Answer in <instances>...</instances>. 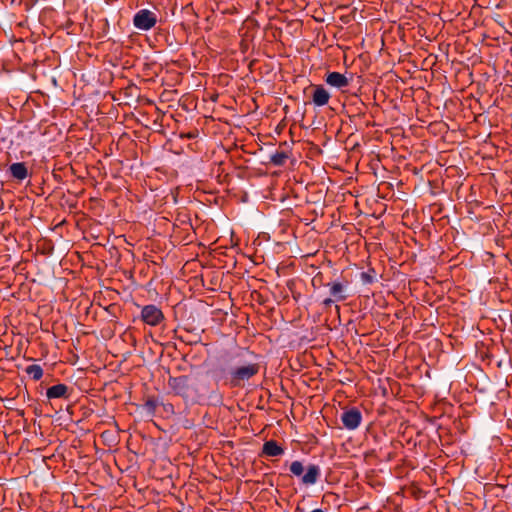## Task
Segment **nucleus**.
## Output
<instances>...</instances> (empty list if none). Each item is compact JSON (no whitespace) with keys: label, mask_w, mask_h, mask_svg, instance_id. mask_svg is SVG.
<instances>
[{"label":"nucleus","mask_w":512,"mask_h":512,"mask_svg":"<svg viewBox=\"0 0 512 512\" xmlns=\"http://www.w3.org/2000/svg\"><path fill=\"white\" fill-rule=\"evenodd\" d=\"M168 387L174 395L191 403L199 402L208 392V386L203 380L188 375L170 376Z\"/></svg>","instance_id":"1"},{"label":"nucleus","mask_w":512,"mask_h":512,"mask_svg":"<svg viewBox=\"0 0 512 512\" xmlns=\"http://www.w3.org/2000/svg\"><path fill=\"white\" fill-rule=\"evenodd\" d=\"M289 470L293 476L300 477L301 484L305 486L315 485L321 477V469L316 464H309L304 467L301 461H293Z\"/></svg>","instance_id":"2"},{"label":"nucleus","mask_w":512,"mask_h":512,"mask_svg":"<svg viewBox=\"0 0 512 512\" xmlns=\"http://www.w3.org/2000/svg\"><path fill=\"white\" fill-rule=\"evenodd\" d=\"M326 287L329 289V297H326L322 301L324 308H329L333 303L345 301L348 298L347 288L348 281L345 279H336L326 283Z\"/></svg>","instance_id":"3"},{"label":"nucleus","mask_w":512,"mask_h":512,"mask_svg":"<svg viewBox=\"0 0 512 512\" xmlns=\"http://www.w3.org/2000/svg\"><path fill=\"white\" fill-rule=\"evenodd\" d=\"M260 366L258 363H248L243 366L233 368L229 371L230 384L233 387L240 386L244 381H248L258 374Z\"/></svg>","instance_id":"4"},{"label":"nucleus","mask_w":512,"mask_h":512,"mask_svg":"<svg viewBox=\"0 0 512 512\" xmlns=\"http://www.w3.org/2000/svg\"><path fill=\"white\" fill-rule=\"evenodd\" d=\"M157 15L149 9H140L133 17V25L136 29L148 31L157 23Z\"/></svg>","instance_id":"5"},{"label":"nucleus","mask_w":512,"mask_h":512,"mask_svg":"<svg viewBox=\"0 0 512 512\" xmlns=\"http://www.w3.org/2000/svg\"><path fill=\"white\" fill-rule=\"evenodd\" d=\"M141 319L149 326H157L164 320V314L156 305L149 304L142 308Z\"/></svg>","instance_id":"6"},{"label":"nucleus","mask_w":512,"mask_h":512,"mask_svg":"<svg viewBox=\"0 0 512 512\" xmlns=\"http://www.w3.org/2000/svg\"><path fill=\"white\" fill-rule=\"evenodd\" d=\"M341 421L346 429L355 430L362 422V414L358 408L352 407L342 413Z\"/></svg>","instance_id":"7"},{"label":"nucleus","mask_w":512,"mask_h":512,"mask_svg":"<svg viewBox=\"0 0 512 512\" xmlns=\"http://www.w3.org/2000/svg\"><path fill=\"white\" fill-rule=\"evenodd\" d=\"M312 102L315 106L322 107L328 104L330 93L322 85H313Z\"/></svg>","instance_id":"8"},{"label":"nucleus","mask_w":512,"mask_h":512,"mask_svg":"<svg viewBox=\"0 0 512 512\" xmlns=\"http://www.w3.org/2000/svg\"><path fill=\"white\" fill-rule=\"evenodd\" d=\"M325 81L328 85L341 89L349 85V79L340 72H330L326 75Z\"/></svg>","instance_id":"9"},{"label":"nucleus","mask_w":512,"mask_h":512,"mask_svg":"<svg viewBox=\"0 0 512 512\" xmlns=\"http://www.w3.org/2000/svg\"><path fill=\"white\" fill-rule=\"evenodd\" d=\"M69 388L65 384H56L49 387L46 390V397L50 399H58V398H68L69 397Z\"/></svg>","instance_id":"10"},{"label":"nucleus","mask_w":512,"mask_h":512,"mask_svg":"<svg viewBox=\"0 0 512 512\" xmlns=\"http://www.w3.org/2000/svg\"><path fill=\"white\" fill-rule=\"evenodd\" d=\"M9 172L11 176L18 180L22 181L28 177V169L24 162H16L9 166Z\"/></svg>","instance_id":"11"},{"label":"nucleus","mask_w":512,"mask_h":512,"mask_svg":"<svg viewBox=\"0 0 512 512\" xmlns=\"http://www.w3.org/2000/svg\"><path fill=\"white\" fill-rule=\"evenodd\" d=\"M262 452L267 456L275 457L282 455L284 449L275 440H269L263 444Z\"/></svg>","instance_id":"12"},{"label":"nucleus","mask_w":512,"mask_h":512,"mask_svg":"<svg viewBox=\"0 0 512 512\" xmlns=\"http://www.w3.org/2000/svg\"><path fill=\"white\" fill-rule=\"evenodd\" d=\"M25 371L35 381L40 380L43 376V369L38 364L27 366Z\"/></svg>","instance_id":"13"},{"label":"nucleus","mask_w":512,"mask_h":512,"mask_svg":"<svg viewBox=\"0 0 512 512\" xmlns=\"http://www.w3.org/2000/svg\"><path fill=\"white\" fill-rule=\"evenodd\" d=\"M288 159V154L285 151H276L270 156V162L275 166H282Z\"/></svg>","instance_id":"14"},{"label":"nucleus","mask_w":512,"mask_h":512,"mask_svg":"<svg viewBox=\"0 0 512 512\" xmlns=\"http://www.w3.org/2000/svg\"><path fill=\"white\" fill-rule=\"evenodd\" d=\"M361 281L364 284H372L375 281V270L370 269L360 274Z\"/></svg>","instance_id":"15"},{"label":"nucleus","mask_w":512,"mask_h":512,"mask_svg":"<svg viewBox=\"0 0 512 512\" xmlns=\"http://www.w3.org/2000/svg\"><path fill=\"white\" fill-rule=\"evenodd\" d=\"M144 407L148 412L153 414L156 410L157 402H156V400L150 398V399L146 400Z\"/></svg>","instance_id":"16"},{"label":"nucleus","mask_w":512,"mask_h":512,"mask_svg":"<svg viewBox=\"0 0 512 512\" xmlns=\"http://www.w3.org/2000/svg\"><path fill=\"white\" fill-rule=\"evenodd\" d=\"M312 284L313 286H326V283L323 282V276L321 273H318L314 276Z\"/></svg>","instance_id":"17"},{"label":"nucleus","mask_w":512,"mask_h":512,"mask_svg":"<svg viewBox=\"0 0 512 512\" xmlns=\"http://www.w3.org/2000/svg\"><path fill=\"white\" fill-rule=\"evenodd\" d=\"M336 307V310L339 311L340 310V307L338 305L335 306Z\"/></svg>","instance_id":"18"}]
</instances>
